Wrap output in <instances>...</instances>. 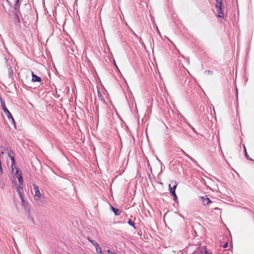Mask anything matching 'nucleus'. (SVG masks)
Wrapping results in <instances>:
<instances>
[{"label": "nucleus", "instance_id": "nucleus-5", "mask_svg": "<svg viewBox=\"0 0 254 254\" xmlns=\"http://www.w3.org/2000/svg\"><path fill=\"white\" fill-rule=\"evenodd\" d=\"M32 81L33 82H40L41 81V78L40 77L34 74L33 72H32Z\"/></svg>", "mask_w": 254, "mask_h": 254}, {"label": "nucleus", "instance_id": "nucleus-17", "mask_svg": "<svg viewBox=\"0 0 254 254\" xmlns=\"http://www.w3.org/2000/svg\"><path fill=\"white\" fill-rule=\"evenodd\" d=\"M14 168H15V169L16 168L15 167V163L14 164V166H12V164H11V169H12V171H13Z\"/></svg>", "mask_w": 254, "mask_h": 254}, {"label": "nucleus", "instance_id": "nucleus-10", "mask_svg": "<svg viewBox=\"0 0 254 254\" xmlns=\"http://www.w3.org/2000/svg\"><path fill=\"white\" fill-rule=\"evenodd\" d=\"M16 176L17 178L19 177V176H22L21 172L20 171L18 168H16Z\"/></svg>", "mask_w": 254, "mask_h": 254}, {"label": "nucleus", "instance_id": "nucleus-20", "mask_svg": "<svg viewBox=\"0 0 254 254\" xmlns=\"http://www.w3.org/2000/svg\"><path fill=\"white\" fill-rule=\"evenodd\" d=\"M114 64H115V65H116V66L118 68V66H117V64H116V62H115V60H114Z\"/></svg>", "mask_w": 254, "mask_h": 254}, {"label": "nucleus", "instance_id": "nucleus-11", "mask_svg": "<svg viewBox=\"0 0 254 254\" xmlns=\"http://www.w3.org/2000/svg\"><path fill=\"white\" fill-rule=\"evenodd\" d=\"M170 191L171 194L174 196V200L177 199V195L176 194L175 190H170Z\"/></svg>", "mask_w": 254, "mask_h": 254}, {"label": "nucleus", "instance_id": "nucleus-19", "mask_svg": "<svg viewBox=\"0 0 254 254\" xmlns=\"http://www.w3.org/2000/svg\"><path fill=\"white\" fill-rule=\"evenodd\" d=\"M245 155L248 157V154H247V151H246V149H245Z\"/></svg>", "mask_w": 254, "mask_h": 254}, {"label": "nucleus", "instance_id": "nucleus-13", "mask_svg": "<svg viewBox=\"0 0 254 254\" xmlns=\"http://www.w3.org/2000/svg\"><path fill=\"white\" fill-rule=\"evenodd\" d=\"M9 157L10 158V159L11 160V162H12V166H14V164L15 163L14 157L11 156H10V155H9Z\"/></svg>", "mask_w": 254, "mask_h": 254}, {"label": "nucleus", "instance_id": "nucleus-22", "mask_svg": "<svg viewBox=\"0 0 254 254\" xmlns=\"http://www.w3.org/2000/svg\"><path fill=\"white\" fill-rule=\"evenodd\" d=\"M1 148H2V150H3V146H1Z\"/></svg>", "mask_w": 254, "mask_h": 254}, {"label": "nucleus", "instance_id": "nucleus-1", "mask_svg": "<svg viewBox=\"0 0 254 254\" xmlns=\"http://www.w3.org/2000/svg\"><path fill=\"white\" fill-rule=\"evenodd\" d=\"M0 102L1 105V107L6 115L8 119L12 122V123L15 126V122L14 121V118H13L12 115L10 113V112L8 111V110L7 109V108L5 106V102L4 101H2V99H0Z\"/></svg>", "mask_w": 254, "mask_h": 254}, {"label": "nucleus", "instance_id": "nucleus-6", "mask_svg": "<svg viewBox=\"0 0 254 254\" xmlns=\"http://www.w3.org/2000/svg\"><path fill=\"white\" fill-rule=\"evenodd\" d=\"M201 199L204 205L208 204L212 202L211 200L208 197L202 196Z\"/></svg>", "mask_w": 254, "mask_h": 254}, {"label": "nucleus", "instance_id": "nucleus-8", "mask_svg": "<svg viewBox=\"0 0 254 254\" xmlns=\"http://www.w3.org/2000/svg\"><path fill=\"white\" fill-rule=\"evenodd\" d=\"M112 209L115 213V215H119L121 214V211L120 210L116 209L113 207H112Z\"/></svg>", "mask_w": 254, "mask_h": 254}, {"label": "nucleus", "instance_id": "nucleus-2", "mask_svg": "<svg viewBox=\"0 0 254 254\" xmlns=\"http://www.w3.org/2000/svg\"><path fill=\"white\" fill-rule=\"evenodd\" d=\"M222 0H216L215 7L217 9L218 16L219 17L223 18L224 17V13L222 11Z\"/></svg>", "mask_w": 254, "mask_h": 254}, {"label": "nucleus", "instance_id": "nucleus-18", "mask_svg": "<svg viewBox=\"0 0 254 254\" xmlns=\"http://www.w3.org/2000/svg\"><path fill=\"white\" fill-rule=\"evenodd\" d=\"M87 239L89 242L92 240L89 237H88Z\"/></svg>", "mask_w": 254, "mask_h": 254}, {"label": "nucleus", "instance_id": "nucleus-3", "mask_svg": "<svg viewBox=\"0 0 254 254\" xmlns=\"http://www.w3.org/2000/svg\"><path fill=\"white\" fill-rule=\"evenodd\" d=\"M33 187L35 191V197L36 199L40 200L44 198V195L40 192L38 186L36 185H34Z\"/></svg>", "mask_w": 254, "mask_h": 254}, {"label": "nucleus", "instance_id": "nucleus-16", "mask_svg": "<svg viewBox=\"0 0 254 254\" xmlns=\"http://www.w3.org/2000/svg\"><path fill=\"white\" fill-rule=\"evenodd\" d=\"M223 247L224 248H227L228 247V243L227 242L226 243Z\"/></svg>", "mask_w": 254, "mask_h": 254}, {"label": "nucleus", "instance_id": "nucleus-14", "mask_svg": "<svg viewBox=\"0 0 254 254\" xmlns=\"http://www.w3.org/2000/svg\"><path fill=\"white\" fill-rule=\"evenodd\" d=\"M128 223L130 225L134 227V223L130 219L128 220Z\"/></svg>", "mask_w": 254, "mask_h": 254}, {"label": "nucleus", "instance_id": "nucleus-7", "mask_svg": "<svg viewBox=\"0 0 254 254\" xmlns=\"http://www.w3.org/2000/svg\"><path fill=\"white\" fill-rule=\"evenodd\" d=\"M94 247L96 248V252L97 253H99L100 254H102L101 248L99 246V244L98 243L97 244H94Z\"/></svg>", "mask_w": 254, "mask_h": 254}, {"label": "nucleus", "instance_id": "nucleus-21", "mask_svg": "<svg viewBox=\"0 0 254 254\" xmlns=\"http://www.w3.org/2000/svg\"><path fill=\"white\" fill-rule=\"evenodd\" d=\"M18 1H19V0H16V2H17V3H18Z\"/></svg>", "mask_w": 254, "mask_h": 254}, {"label": "nucleus", "instance_id": "nucleus-4", "mask_svg": "<svg viewBox=\"0 0 254 254\" xmlns=\"http://www.w3.org/2000/svg\"><path fill=\"white\" fill-rule=\"evenodd\" d=\"M177 185L178 183L176 181H171V184L169 185V190H175Z\"/></svg>", "mask_w": 254, "mask_h": 254}, {"label": "nucleus", "instance_id": "nucleus-15", "mask_svg": "<svg viewBox=\"0 0 254 254\" xmlns=\"http://www.w3.org/2000/svg\"><path fill=\"white\" fill-rule=\"evenodd\" d=\"M90 243H91V244H92L94 246V244H97V242H95L94 241H93V240H92L91 241H90Z\"/></svg>", "mask_w": 254, "mask_h": 254}, {"label": "nucleus", "instance_id": "nucleus-9", "mask_svg": "<svg viewBox=\"0 0 254 254\" xmlns=\"http://www.w3.org/2000/svg\"><path fill=\"white\" fill-rule=\"evenodd\" d=\"M20 189H21V188L20 187L17 188V191L20 197L21 198L22 202H23L24 201V200H23V196H22V193L21 192Z\"/></svg>", "mask_w": 254, "mask_h": 254}, {"label": "nucleus", "instance_id": "nucleus-12", "mask_svg": "<svg viewBox=\"0 0 254 254\" xmlns=\"http://www.w3.org/2000/svg\"><path fill=\"white\" fill-rule=\"evenodd\" d=\"M18 179V182L20 184V185H23V178H22V176H19V177L17 178Z\"/></svg>", "mask_w": 254, "mask_h": 254}]
</instances>
